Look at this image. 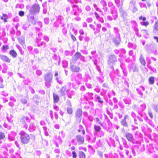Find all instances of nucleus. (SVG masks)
<instances>
[{
  "instance_id": "39",
  "label": "nucleus",
  "mask_w": 158,
  "mask_h": 158,
  "mask_svg": "<svg viewBox=\"0 0 158 158\" xmlns=\"http://www.w3.org/2000/svg\"><path fill=\"white\" fill-rule=\"evenodd\" d=\"M154 77H150L148 79V83L150 85H152L154 83Z\"/></svg>"
},
{
  "instance_id": "37",
  "label": "nucleus",
  "mask_w": 158,
  "mask_h": 158,
  "mask_svg": "<svg viewBox=\"0 0 158 158\" xmlns=\"http://www.w3.org/2000/svg\"><path fill=\"white\" fill-rule=\"evenodd\" d=\"M127 46L129 48H132L134 49H135L136 48V45L135 44H133L131 43H129Z\"/></svg>"
},
{
  "instance_id": "62",
  "label": "nucleus",
  "mask_w": 158,
  "mask_h": 158,
  "mask_svg": "<svg viewBox=\"0 0 158 158\" xmlns=\"http://www.w3.org/2000/svg\"><path fill=\"white\" fill-rule=\"evenodd\" d=\"M43 46V48H45L46 47V44L44 41H42L41 43H40V45H39V47H40Z\"/></svg>"
},
{
  "instance_id": "25",
  "label": "nucleus",
  "mask_w": 158,
  "mask_h": 158,
  "mask_svg": "<svg viewBox=\"0 0 158 158\" xmlns=\"http://www.w3.org/2000/svg\"><path fill=\"white\" fill-rule=\"evenodd\" d=\"M119 11L121 16L124 18H125L127 16V12L123 9L122 7L119 8Z\"/></svg>"
},
{
  "instance_id": "17",
  "label": "nucleus",
  "mask_w": 158,
  "mask_h": 158,
  "mask_svg": "<svg viewBox=\"0 0 158 158\" xmlns=\"http://www.w3.org/2000/svg\"><path fill=\"white\" fill-rule=\"evenodd\" d=\"M94 94L92 93L87 92L84 94L85 99L87 101L93 99V95Z\"/></svg>"
},
{
  "instance_id": "1",
  "label": "nucleus",
  "mask_w": 158,
  "mask_h": 158,
  "mask_svg": "<svg viewBox=\"0 0 158 158\" xmlns=\"http://www.w3.org/2000/svg\"><path fill=\"white\" fill-rule=\"evenodd\" d=\"M52 75L51 72H48L45 75L44 80L45 85L48 88H50L52 83Z\"/></svg>"
},
{
  "instance_id": "59",
  "label": "nucleus",
  "mask_w": 158,
  "mask_h": 158,
  "mask_svg": "<svg viewBox=\"0 0 158 158\" xmlns=\"http://www.w3.org/2000/svg\"><path fill=\"white\" fill-rule=\"evenodd\" d=\"M0 94L4 96L7 97L8 96V94L5 91H2L0 92Z\"/></svg>"
},
{
  "instance_id": "12",
  "label": "nucleus",
  "mask_w": 158,
  "mask_h": 158,
  "mask_svg": "<svg viewBox=\"0 0 158 158\" xmlns=\"http://www.w3.org/2000/svg\"><path fill=\"white\" fill-rule=\"evenodd\" d=\"M125 137L130 142L132 143H135L133 135L131 133L129 132L126 133Z\"/></svg>"
},
{
  "instance_id": "40",
  "label": "nucleus",
  "mask_w": 158,
  "mask_h": 158,
  "mask_svg": "<svg viewBox=\"0 0 158 158\" xmlns=\"http://www.w3.org/2000/svg\"><path fill=\"white\" fill-rule=\"evenodd\" d=\"M78 155L80 158H85L86 156L85 153L82 151L79 152Z\"/></svg>"
},
{
  "instance_id": "26",
  "label": "nucleus",
  "mask_w": 158,
  "mask_h": 158,
  "mask_svg": "<svg viewBox=\"0 0 158 158\" xmlns=\"http://www.w3.org/2000/svg\"><path fill=\"white\" fill-rule=\"evenodd\" d=\"M66 94L69 98H72V96L74 95L75 93L73 91H70V89H68L66 90Z\"/></svg>"
},
{
  "instance_id": "57",
  "label": "nucleus",
  "mask_w": 158,
  "mask_h": 158,
  "mask_svg": "<svg viewBox=\"0 0 158 158\" xmlns=\"http://www.w3.org/2000/svg\"><path fill=\"white\" fill-rule=\"evenodd\" d=\"M147 127V125L143 124H142L141 128L143 132H144L145 130L146 127Z\"/></svg>"
},
{
  "instance_id": "48",
  "label": "nucleus",
  "mask_w": 158,
  "mask_h": 158,
  "mask_svg": "<svg viewBox=\"0 0 158 158\" xmlns=\"http://www.w3.org/2000/svg\"><path fill=\"white\" fill-rule=\"evenodd\" d=\"M121 124L123 126L125 127H128V124L126 120L122 119L121 122Z\"/></svg>"
},
{
  "instance_id": "33",
  "label": "nucleus",
  "mask_w": 158,
  "mask_h": 158,
  "mask_svg": "<svg viewBox=\"0 0 158 158\" xmlns=\"http://www.w3.org/2000/svg\"><path fill=\"white\" fill-rule=\"evenodd\" d=\"M53 95L54 103H56L58 102L59 100V96L55 93L53 94Z\"/></svg>"
},
{
  "instance_id": "42",
  "label": "nucleus",
  "mask_w": 158,
  "mask_h": 158,
  "mask_svg": "<svg viewBox=\"0 0 158 158\" xmlns=\"http://www.w3.org/2000/svg\"><path fill=\"white\" fill-rule=\"evenodd\" d=\"M118 29L117 27H114V32L115 34V36H120V35L118 33Z\"/></svg>"
},
{
  "instance_id": "3",
  "label": "nucleus",
  "mask_w": 158,
  "mask_h": 158,
  "mask_svg": "<svg viewBox=\"0 0 158 158\" xmlns=\"http://www.w3.org/2000/svg\"><path fill=\"white\" fill-rule=\"evenodd\" d=\"M40 11V6L38 4L32 5L29 10L30 13L33 15L37 14Z\"/></svg>"
},
{
  "instance_id": "16",
  "label": "nucleus",
  "mask_w": 158,
  "mask_h": 158,
  "mask_svg": "<svg viewBox=\"0 0 158 158\" xmlns=\"http://www.w3.org/2000/svg\"><path fill=\"white\" fill-rule=\"evenodd\" d=\"M91 54L92 56V57L94 60H93V62L94 64L97 65V59L98 58V55L95 51H92L91 52Z\"/></svg>"
},
{
  "instance_id": "49",
  "label": "nucleus",
  "mask_w": 158,
  "mask_h": 158,
  "mask_svg": "<svg viewBox=\"0 0 158 158\" xmlns=\"http://www.w3.org/2000/svg\"><path fill=\"white\" fill-rule=\"evenodd\" d=\"M120 52L121 53L119 55V56L120 57L122 56H123L122 54H125L126 53V51L124 49H120Z\"/></svg>"
},
{
  "instance_id": "27",
  "label": "nucleus",
  "mask_w": 158,
  "mask_h": 158,
  "mask_svg": "<svg viewBox=\"0 0 158 158\" xmlns=\"http://www.w3.org/2000/svg\"><path fill=\"white\" fill-rule=\"evenodd\" d=\"M114 2L118 7H122L124 0H114Z\"/></svg>"
},
{
  "instance_id": "23",
  "label": "nucleus",
  "mask_w": 158,
  "mask_h": 158,
  "mask_svg": "<svg viewBox=\"0 0 158 158\" xmlns=\"http://www.w3.org/2000/svg\"><path fill=\"white\" fill-rule=\"evenodd\" d=\"M16 133L14 132H12L8 135V139L11 141H14L15 139Z\"/></svg>"
},
{
  "instance_id": "63",
  "label": "nucleus",
  "mask_w": 158,
  "mask_h": 158,
  "mask_svg": "<svg viewBox=\"0 0 158 158\" xmlns=\"http://www.w3.org/2000/svg\"><path fill=\"white\" fill-rule=\"evenodd\" d=\"M3 126L4 127L10 130L11 129V127L8 125L6 123H4Z\"/></svg>"
},
{
  "instance_id": "2",
  "label": "nucleus",
  "mask_w": 158,
  "mask_h": 158,
  "mask_svg": "<svg viewBox=\"0 0 158 158\" xmlns=\"http://www.w3.org/2000/svg\"><path fill=\"white\" fill-rule=\"evenodd\" d=\"M20 135V139L22 143L23 144H27L30 141V135L23 131H21L19 133Z\"/></svg>"
},
{
  "instance_id": "45",
  "label": "nucleus",
  "mask_w": 158,
  "mask_h": 158,
  "mask_svg": "<svg viewBox=\"0 0 158 158\" xmlns=\"http://www.w3.org/2000/svg\"><path fill=\"white\" fill-rule=\"evenodd\" d=\"M56 80L59 84L62 85L63 83V81L59 77H56Z\"/></svg>"
},
{
  "instance_id": "58",
  "label": "nucleus",
  "mask_w": 158,
  "mask_h": 158,
  "mask_svg": "<svg viewBox=\"0 0 158 158\" xmlns=\"http://www.w3.org/2000/svg\"><path fill=\"white\" fill-rule=\"evenodd\" d=\"M5 137V134L2 132H0V139H3Z\"/></svg>"
},
{
  "instance_id": "21",
  "label": "nucleus",
  "mask_w": 158,
  "mask_h": 158,
  "mask_svg": "<svg viewBox=\"0 0 158 158\" xmlns=\"http://www.w3.org/2000/svg\"><path fill=\"white\" fill-rule=\"evenodd\" d=\"M66 87L64 86L61 87L59 91H58L59 93L60 94L61 96H64L66 94Z\"/></svg>"
},
{
  "instance_id": "35",
  "label": "nucleus",
  "mask_w": 158,
  "mask_h": 158,
  "mask_svg": "<svg viewBox=\"0 0 158 158\" xmlns=\"http://www.w3.org/2000/svg\"><path fill=\"white\" fill-rule=\"evenodd\" d=\"M102 27V25L100 24H97L96 25V31H94V34L98 33L100 31V29Z\"/></svg>"
},
{
  "instance_id": "55",
  "label": "nucleus",
  "mask_w": 158,
  "mask_h": 158,
  "mask_svg": "<svg viewBox=\"0 0 158 158\" xmlns=\"http://www.w3.org/2000/svg\"><path fill=\"white\" fill-rule=\"evenodd\" d=\"M67 111L68 114H71L73 113V109L71 107H69L67 108Z\"/></svg>"
},
{
  "instance_id": "29",
  "label": "nucleus",
  "mask_w": 158,
  "mask_h": 158,
  "mask_svg": "<svg viewBox=\"0 0 158 158\" xmlns=\"http://www.w3.org/2000/svg\"><path fill=\"white\" fill-rule=\"evenodd\" d=\"M114 20H116L118 18V13L116 10L110 11Z\"/></svg>"
},
{
  "instance_id": "38",
  "label": "nucleus",
  "mask_w": 158,
  "mask_h": 158,
  "mask_svg": "<svg viewBox=\"0 0 158 158\" xmlns=\"http://www.w3.org/2000/svg\"><path fill=\"white\" fill-rule=\"evenodd\" d=\"M79 129L78 130V131L80 132L81 131L82 132L83 135H84L85 134V132L83 126L80 125L79 126Z\"/></svg>"
},
{
  "instance_id": "34",
  "label": "nucleus",
  "mask_w": 158,
  "mask_h": 158,
  "mask_svg": "<svg viewBox=\"0 0 158 158\" xmlns=\"http://www.w3.org/2000/svg\"><path fill=\"white\" fill-rule=\"evenodd\" d=\"M95 98L96 100L101 104H102L103 103V101L102 100L101 98L97 94L95 95Z\"/></svg>"
},
{
  "instance_id": "15",
  "label": "nucleus",
  "mask_w": 158,
  "mask_h": 158,
  "mask_svg": "<svg viewBox=\"0 0 158 158\" xmlns=\"http://www.w3.org/2000/svg\"><path fill=\"white\" fill-rule=\"evenodd\" d=\"M72 61L70 62V69L72 71L74 72H78L80 70V68L76 65H73Z\"/></svg>"
},
{
  "instance_id": "5",
  "label": "nucleus",
  "mask_w": 158,
  "mask_h": 158,
  "mask_svg": "<svg viewBox=\"0 0 158 158\" xmlns=\"http://www.w3.org/2000/svg\"><path fill=\"white\" fill-rule=\"evenodd\" d=\"M94 128L95 131L94 132L95 135H97L100 137L104 136V133L101 130V128L100 126L95 125L94 126Z\"/></svg>"
},
{
  "instance_id": "14",
  "label": "nucleus",
  "mask_w": 158,
  "mask_h": 158,
  "mask_svg": "<svg viewBox=\"0 0 158 158\" xmlns=\"http://www.w3.org/2000/svg\"><path fill=\"white\" fill-rule=\"evenodd\" d=\"M116 61V56L114 55H111L109 57L108 63L109 65L114 64Z\"/></svg>"
},
{
  "instance_id": "13",
  "label": "nucleus",
  "mask_w": 158,
  "mask_h": 158,
  "mask_svg": "<svg viewBox=\"0 0 158 158\" xmlns=\"http://www.w3.org/2000/svg\"><path fill=\"white\" fill-rule=\"evenodd\" d=\"M128 68L130 71L133 72H137L138 71V68L137 67L136 64L132 63L128 65Z\"/></svg>"
},
{
  "instance_id": "10",
  "label": "nucleus",
  "mask_w": 158,
  "mask_h": 158,
  "mask_svg": "<svg viewBox=\"0 0 158 158\" xmlns=\"http://www.w3.org/2000/svg\"><path fill=\"white\" fill-rule=\"evenodd\" d=\"M73 12L72 13L75 16H79L80 13L82 12L81 9L79 8L78 6L76 5L73 6Z\"/></svg>"
},
{
  "instance_id": "30",
  "label": "nucleus",
  "mask_w": 158,
  "mask_h": 158,
  "mask_svg": "<svg viewBox=\"0 0 158 158\" xmlns=\"http://www.w3.org/2000/svg\"><path fill=\"white\" fill-rule=\"evenodd\" d=\"M113 42L116 45L119 44L120 42V36H116L113 39Z\"/></svg>"
},
{
  "instance_id": "18",
  "label": "nucleus",
  "mask_w": 158,
  "mask_h": 158,
  "mask_svg": "<svg viewBox=\"0 0 158 158\" xmlns=\"http://www.w3.org/2000/svg\"><path fill=\"white\" fill-rule=\"evenodd\" d=\"M136 90L137 92L140 95V97L141 98L143 97V92L145 90V88L143 86H140L139 88L136 89Z\"/></svg>"
},
{
  "instance_id": "31",
  "label": "nucleus",
  "mask_w": 158,
  "mask_h": 158,
  "mask_svg": "<svg viewBox=\"0 0 158 158\" xmlns=\"http://www.w3.org/2000/svg\"><path fill=\"white\" fill-rule=\"evenodd\" d=\"M0 58L3 61H5L8 63H10V60L7 56L5 55H0Z\"/></svg>"
},
{
  "instance_id": "47",
  "label": "nucleus",
  "mask_w": 158,
  "mask_h": 158,
  "mask_svg": "<svg viewBox=\"0 0 158 158\" xmlns=\"http://www.w3.org/2000/svg\"><path fill=\"white\" fill-rule=\"evenodd\" d=\"M139 4L141 8H145L146 9H147V6L145 3L139 2Z\"/></svg>"
},
{
  "instance_id": "53",
  "label": "nucleus",
  "mask_w": 158,
  "mask_h": 158,
  "mask_svg": "<svg viewBox=\"0 0 158 158\" xmlns=\"http://www.w3.org/2000/svg\"><path fill=\"white\" fill-rule=\"evenodd\" d=\"M43 128L44 130V135L46 136H48V134L47 131V128L45 127H43Z\"/></svg>"
},
{
  "instance_id": "22",
  "label": "nucleus",
  "mask_w": 158,
  "mask_h": 158,
  "mask_svg": "<svg viewBox=\"0 0 158 158\" xmlns=\"http://www.w3.org/2000/svg\"><path fill=\"white\" fill-rule=\"evenodd\" d=\"M36 128L35 125L34 123H31L28 128V130L31 132L35 131Z\"/></svg>"
},
{
  "instance_id": "51",
  "label": "nucleus",
  "mask_w": 158,
  "mask_h": 158,
  "mask_svg": "<svg viewBox=\"0 0 158 158\" xmlns=\"http://www.w3.org/2000/svg\"><path fill=\"white\" fill-rule=\"evenodd\" d=\"M18 40L19 41V43L22 45H23L24 44V39L22 38H18Z\"/></svg>"
},
{
  "instance_id": "50",
  "label": "nucleus",
  "mask_w": 158,
  "mask_h": 158,
  "mask_svg": "<svg viewBox=\"0 0 158 158\" xmlns=\"http://www.w3.org/2000/svg\"><path fill=\"white\" fill-rule=\"evenodd\" d=\"M112 95L113 96H115V93L113 90H111V91H110L109 93L108 94V96L109 98H110L111 95Z\"/></svg>"
},
{
  "instance_id": "32",
  "label": "nucleus",
  "mask_w": 158,
  "mask_h": 158,
  "mask_svg": "<svg viewBox=\"0 0 158 158\" xmlns=\"http://www.w3.org/2000/svg\"><path fill=\"white\" fill-rule=\"evenodd\" d=\"M139 60L141 64L145 66L146 64V62L143 58V56L142 54H141L140 56Z\"/></svg>"
},
{
  "instance_id": "56",
  "label": "nucleus",
  "mask_w": 158,
  "mask_h": 158,
  "mask_svg": "<svg viewBox=\"0 0 158 158\" xmlns=\"http://www.w3.org/2000/svg\"><path fill=\"white\" fill-rule=\"evenodd\" d=\"M124 102L126 104H130L131 103V100L128 98L124 99Z\"/></svg>"
},
{
  "instance_id": "61",
  "label": "nucleus",
  "mask_w": 158,
  "mask_h": 158,
  "mask_svg": "<svg viewBox=\"0 0 158 158\" xmlns=\"http://www.w3.org/2000/svg\"><path fill=\"white\" fill-rule=\"evenodd\" d=\"M140 24L142 25L147 26L149 24V23L148 21L142 22H140Z\"/></svg>"
},
{
  "instance_id": "7",
  "label": "nucleus",
  "mask_w": 158,
  "mask_h": 158,
  "mask_svg": "<svg viewBox=\"0 0 158 158\" xmlns=\"http://www.w3.org/2000/svg\"><path fill=\"white\" fill-rule=\"evenodd\" d=\"M30 119L27 116H23L21 118L20 121L23 125V127L26 129H27L28 128V125L25 122L29 123L30 121Z\"/></svg>"
},
{
  "instance_id": "9",
  "label": "nucleus",
  "mask_w": 158,
  "mask_h": 158,
  "mask_svg": "<svg viewBox=\"0 0 158 158\" xmlns=\"http://www.w3.org/2000/svg\"><path fill=\"white\" fill-rule=\"evenodd\" d=\"M135 4L136 2L133 0H131L129 3V9L131 10L133 13H134L138 10Z\"/></svg>"
},
{
  "instance_id": "46",
  "label": "nucleus",
  "mask_w": 158,
  "mask_h": 158,
  "mask_svg": "<svg viewBox=\"0 0 158 158\" xmlns=\"http://www.w3.org/2000/svg\"><path fill=\"white\" fill-rule=\"evenodd\" d=\"M62 65L63 67L66 68L68 66V62L66 60H64L62 62Z\"/></svg>"
},
{
  "instance_id": "28",
  "label": "nucleus",
  "mask_w": 158,
  "mask_h": 158,
  "mask_svg": "<svg viewBox=\"0 0 158 158\" xmlns=\"http://www.w3.org/2000/svg\"><path fill=\"white\" fill-rule=\"evenodd\" d=\"M108 6L110 8V11L116 10L115 6L114 5L113 3L111 2H108Z\"/></svg>"
},
{
  "instance_id": "43",
  "label": "nucleus",
  "mask_w": 158,
  "mask_h": 158,
  "mask_svg": "<svg viewBox=\"0 0 158 158\" xmlns=\"http://www.w3.org/2000/svg\"><path fill=\"white\" fill-rule=\"evenodd\" d=\"M27 97H25L20 100V101L23 104H26L27 102Z\"/></svg>"
},
{
  "instance_id": "52",
  "label": "nucleus",
  "mask_w": 158,
  "mask_h": 158,
  "mask_svg": "<svg viewBox=\"0 0 158 158\" xmlns=\"http://www.w3.org/2000/svg\"><path fill=\"white\" fill-rule=\"evenodd\" d=\"M118 60L120 61L121 64H120V67L122 68V69H125V65L124 63H123L122 61L120 59H118Z\"/></svg>"
},
{
  "instance_id": "4",
  "label": "nucleus",
  "mask_w": 158,
  "mask_h": 158,
  "mask_svg": "<svg viewBox=\"0 0 158 158\" xmlns=\"http://www.w3.org/2000/svg\"><path fill=\"white\" fill-rule=\"evenodd\" d=\"M63 19V18L60 16L57 17L56 21L53 23V26L57 28L60 25L61 27H63L64 25V23L62 22Z\"/></svg>"
},
{
  "instance_id": "64",
  "label": "nucleus",
  "mask_w": 158,
  "mask_h": 158,
  "mask_svg": "<svg viewBox=\"0 0 158 158\" xmlns=\"http://www.w3.org/2000/svg\"><path fill=\"white\" fill-rule=\"evenodd\" d=\"M141 31L144 35H147L148 36V31L146 30L142 29L141 30Z\"/></svg>"
},
{
  "instance_id": "41",
  "label": "nucleus",
  "mask_w": 158,
  "mask_h": 158,
  "mask_svg": "<svg viewBox=\"0 0 158 158\" xmlns=\"http://www.w3.org/2000/svg\"><path fill=\"white\" fill-rule=\"evenodd\" d=\"M8 18L7 15L6 14H3L2 16L1 17V19L3 20L4 22H6L7 21V19Z\"/></svg>"
},
{
  "instance_id": "6",
  "label": "nucleus",
  "mask_w": 158,
  "mask_h": 158,
  "mask_svg": "<svg viewBox=\"0 0 158 158\" xmlns=\"http://www.w3.org/2000/svg\"><path fill=\"white\" fill-rule=\"evenodd\" d=\"M146 106L145 103L142 104L139 107L135 104H134L132 106V108L134 110L139 112L143 111L146 109Z\"/></svg>"
},
{
  "instance_id": "36",
  "label": "nucleus",
  "mask_w": 158,
  "mask_h": 158,
  "mask_svg": "<svg viewBox=\"0 0 158 158\" xmlns=\"http://www.w3.org/2000/svg\"><path fill=\"white\" fill-rule=\"evenodd\" d=\"M10 55L14 58H15L17 56V54L15 51L14 50H10L9 52Z\"/></svg>"
},
{
  "instance_id": "24",
  "label": "nucleus",
  "mask_w": 158,
  "mask_h": 158,
  "mask_svg": "<svg viewBox=\"0 0 158 158\" xmlns=\"http://www.w3.org/2000/svg\"><path fill=\"white\" fill-rule=\"evenodd\" d=\"M100 3L103 6L102 9L105 12L107 11L108 10V8L106 7L107 3L104 0H102L100 2Z\"/></svg>"
},
{
  "instance_id": "20",
  "label": "nucleus",
  "mask_w": 158,
  "mask_h": 158,
  "mask_svg": "<svg viewBox=\"0 0 158 158\" xmlns=\"http://www.w3.org/2000/svg\"><path fill=\"white\" fill-rule=\"evenodd\" d=\"M81 56V55L80 52H76L73 56V59L71 61L73 62V64L75 63L77 60Z\"/></svg>"
},
{
  "instance_id": "44",
  "label": "nucleus",
  "mask_w": 158,
  "mask_h": 158,
  "mask_svg": "<svg viewBox=\"0 0 158 158\" xmlns=\"http://www.w3.org/2000/svg\"><path fill=\"white\" fill-rule=\"evenodd\" d=\"M41 40L42 39L41 38H36V39L35 42L37 46L38 47H39V45H40V43L42 42L41 41Z\"/></svg>"
},
{
  "instance_id": "19",
  "label": "nucleus",
  "mask_w": 158,
  "mask_h": 158,
  "mask_svg": "<svg viewBox=\"0 0 158 158\" xmlns=\"http://www.w3.org/2000/svg\"><path fill=\"white\" fill-rule=\"evenodd\" d=\"M82 114V111L80 109H77L76 110L75 114L76 118L77 119H79L80 122L81 121V119L80 118L81 117Z\"/></svg>"
},
{
  "instance_id": "11",
  "label": "nucleus",
  "mask_w": 158,
  "mask_h": 158,
  "mask_svg": "<svg viewBox=\"0 0 158 158\" xmlns=\"http://www.w3.org/2000/svg\"><path fill=\"white\" fill-rule=\"evenodd\" d=\"M75 139L78 145H81L83 144L84 142V138L81 135H78L76 136Z\"/></svg>"
},
{
  "instance_id": "8",
  "label": "nucleus",
  "mask_w": 158,
  "mask_h": 158,
  "mask_svg": "<svg viewBox=\"0 0 158 158\" xmlns=\"http://www.w3.org/2000/svg\"><path fill=\"white\" fill-rule=\"evenodd\" d=\"M82 75L80 73L77 74L75 77V78H71L72 81H74L77 85H80L81 82Z\"/></svg>"
},
{
  "instance_id": "54",
  "label": "nucleus",
  "mask_w": 158,
  "mask_h": 158,
  "mask_svg": "<svg viewBox=\"0 0 158 158\" xmlns=\"http://www.w3.org/2000/svg\"><path fill=\"white\" fill-rule=\"evenodd\" d=\"M106 111L107 114L109 115L110 118L112 119L113 117V114L109 111L108 109H106Z\"/></svg>"
},
{
  "instance_id": "60",
  "label": "nucleus",
  "mask_w": 158,
  "mask_h": 158,
  "mask_svg": "<svg viewBox=\"0 0 158 158\" xmlns=\"http://www.w3.org/2000/svg\"><path fill=\"white\" fill-rule=\"evenodd\" d=\"M44 23L45 24H48L50 22V20L49 18H46L44 19Z\"/></svg>"
}]
</instances>
